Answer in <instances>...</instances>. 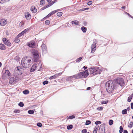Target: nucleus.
Segmentation results:
<instances>
[{
	"label": "nucleus",
	"mask_w": 133,
	"mask_h": 133,
	"mask_svg": "<svg viewBox=\"0 0 133 133\" xmlns=\"http://www.w3.org/2000/svg\"><path fill=\"white\" fill-rule=\"evenodd\" d=\"M4 43L6 45L8 46H10L11 45L10 43L8 40H7V41Z\"/></svg>",
	"instance_id": "412c9836"
},
{
	"label": "nucleus",
	"mask_w": 133,
	"mask_h": 133,
	"mask_svg": "<svg viewBox=\"0 0 133 133\" xmlns=\"http://www.w3.org/2000/svg\"><path fill=\"white\" fill-rule=\"evenodd\" d=\"M131 109H133V102L131 104Z\"/></svg>",
	"instance_id": "680f3d73"
},
{
	"label": "nucleus",
	"mask_w": 133,
	"mask_h": 133,
	"mask_svg": "<svg viewBox=\"0 0 133 133\" xmlns=\"http://www.w3.org/2000/svg\"><path fill=\"white\" fill-rule=\"evenodd\" d=\"M11 75L9 71L8 70H5L2 75V78L4 80L7 79Z\"/></svg>",
	"instance_id": "0eeeda50"
},
{
	"label": "nucleus",
	"mask_w": 133,
	"mask_h": 133,
	"mask_svg": "<svg viewBox=\"0 0 133 133\" xmlns=\"http://www.w3.org/2000/svg\"><path fill=\"white\" fill-rule=\"evenodd\" d=\"M89 75V73L87 70H86L77 74L76 78H85Z\"/></svg>",
	"instance_id": "39448f33"
},
{
	"label": "nucleus",
	"mask_w": 133,
	"mask_h": 133,
	"mask_svg": "<svg viewBox=\"0 0 133 133\" xmlns=\"http://www.w3.org/2000/svg\"><path fill=\"white\" fill-rule=\"evenodd\" d=\"M120 130H119V133H122L123 130V129L122 126H121L119 128Z\"/></svg>",
	"instance_id": "c85d7f7f"
},
{
	"label": "nucleus",
	"mask_w": 133,
	"mask_h": 133,
	"mask_svg": "<svg viewBox=\"0 0 133 133\" xmlns=\"http://www.w3.org/2000/svg\"><path fill=\"white\" fill-rule=\"evenodd\" d=\"M105 125L102 124L100 125L99 128V133H105Z\"/></svg>",
	"instance_id": "9d476101"
},
{
	"label": "nucleus",
	"mask_w": 133,
	"mask_h": 133,
	"mask_svg": "<svg viewBox=\"0 0 133 133\" xmlns=\"http://www.w3.org/2000/svg\"><path fill=\"white\" fill-rule=\"evenodd\" d=\"M78 22L77 21H72L71 22V23L72 24H75L76 25H78L79 23H78Z\"/></svg>",
	"instance_id": "aec40b11"
},
{
	"label": "nucleus",
	"mask_w": 133,
	"mask_h": 133,
	"mask_svg": "<svg viewBox=\"0 0 133 133\" xmlns=\"http://www.w3.org/2000/svg\"><path fill=\"white\" fill-rule=\"evenodd\" d=\"M24 34L23 33V32L22 31L21 33L18 34L17 36V38H19L21 36H22Z\"/></svg>",
	"instance_id": "cd10ccee"
},
{
	"label": "nucleus",
	"mask_w": 133,
	"mask_h": 133,
	"mask_svg": "<svg viewBox=\"0 0 133 133\" xmlns=\"http://www.w3.org/2000/svg\"><path fill=\"white\" fill-rule=\"evenodd\" d=\"M24 24V23L23 22H21L19 24L20 26L21 27H23Z\"/></svg>",
	"instance_id": "a18cd8bd"
},
{
	"label": "nucleus",
	"mask_w": 133,
	"mask_h": 133,
	"mask_svg": "<svg viewBox=\"0 0 133 133\" xmlns=\"http://www.w3.org/2000/svg\"><path fill=\"white\" fill-rule=\"evenodd\" d=\"M90 73L93 75L100 74L101 71L98 67H91L89 69Z\"/></svg>",
	"instance_id": "7ed1b4c3"
},
{
	"label": "nucleus",
	"mask_w": 133,
	"mask_h": 133,
	"mask_svg": "<svg viewBox=\"0 0 133 133\" xmlns=\"http://www.w3.org/2000/svg\"><path fill=\"white\" fill-rule=\"evenodd\" d=\"M133 125V122H131L129 123V125H128V127L130 128H131Z\"/></svg>",
	"instance_id": "72a5a7b5"
},
{
	"label": "nucleus",
	"mask_w": 133,
	"mask_h": 133,
	"mask_svg": "<svg viewBox=\"0 0 133 133\" xmlns=\"http://www.w3.org/2000/svg\"><path fill=\"white\" fill-rule=\"evenodd\" d=\"M96 43L97 42L96 40H94L93 43L91 46V52L92 53H94L95 51L96 48Z\"/></svg>",
	"instance_id": "1a4fd4ad"
},
{
	"label": "nucleus",
	"mask_w": 133,
	"mask_h": 133,
	"mask_svg": "<svg viewBox=\"0 0 133 133\" xmlns=\"http://www.w3.org/2000/svg\"><path fill=\"white\" fill-rule=\"evenodd\" d=\"M18 38H17H17L15 39V41L16 43H18L20 41V40L19 39H18Z\"/></svg>",
	"instance_id": "a19ab883"
},
{
	"label": "nucleus",
	"mask_w": 133,
	"mask_h": 133,
	"mask_svg": "<svg viewBox=\"0 0 133 133\" xmlns=\"http://www.w3.org/2000/svg\"><path fill=\"white\" fill-rule=\"evenodd\" d=\"M82 133H86L87 132V130L86 129H84L82 130Z\"/></svg>",
	"instance_id": "5fc2aeb1"
},
{
	"label": "nucleus",
	"mask_w": 133,
	"mask_h": 133,
	"mask_svg": "<svg viewBox=\"0 0 133 133\" xmlns=\"http://www.w3.org/2000/svg\"><path fill=\"white\" fill-rule=\"evenodd\" d=\"M25 17L27 19L29 20L30 19L31 15L28 12H27L25 15Z\"/></svg>",
	"instance_id": "f3484780"
},
{
	"label": "nucleus",
	"mask_w": 133,
	"mask_h": 133,
	"mask_svg": "<svg viewBox=\"0 0 133 133\" xmlns=\"http://www.w3.org/2000/svg\"><path fill=\"white\" fill-rule=\"evenodd\" d=\"M82 57H80L79 58H77L76 60V62H79L81 61V60L82 59Z\"/></svg>",
	"instance_id": "37998d69"
},
{
	"label": "nucleus",
	"mask_w": 133,
	"mask_h": 133,
	"mask_svg": "<svg viewBox=\"0 0 133 133\" xmlns=\"http://www.w3.org/2000/svg\"><path fill=\"white\" fill-rule=\"evenodd\" d=\"M31 10L33 13H35L37 12V9L34 6H32L31 7Z\"/></svg>",
	"instance_id": "dca6fc26"
},
{
	"label": "nucleus",
	"mask_w": 133,
	"mask_h": 133,
	"mask_svg": "<svg viewBox=\"0 0 133 133\" xmlns=\"http://www.w3.org/2000/svg\"><path fill=\"white\" fill-rule=\"evenodd\" d=\"M91 123V122L90 120L86 121L85 124L86 125H88Z\"/></svg>",
	"instance_id": "e433bc0d"
},
{
	"label": "nucleus",
	"mask_w": 133,
	"mask_h": 133,
	"mask_svg": "<svg viewBox=\"0 0 133 133\" xmlns=\"http://www.w3.org/2000/svg\"><path fill=\"white\" fill-rule=\"evenodd\" d=\"M125 14L128 15L130 17H131V18H133V17L132 16H131V15H130L128 13H127V12H126L125 13Z\"/></svg>",
	"instance_id": "13d9d810"
},
{
	"label": "nucleus",
	"mask_w": 133,
	"mask_h": 133,
	"mask_svg": "<svg viewBox=\"0 0 133 133\" xmlns=\"http://www.w3.org/2000/svg\"><path fill=\"white\" fill-rule=\"evenodd\" d=\"M48 83V81H45L43 82V85H45L47 84Z\"/></svg>",
	"instance_id": "8fccbe9b"
},
{
	"label": "nucleus",
	"mask_w": 133,
	"mask_h": 133,
	"mask_svg": "<svg viewBox=\"0 0 133 133\" xmlns=\"http://www.w3.org/2000/svg\"><path fill=\"white\" fill-rule=\"evenodd\" d=\"M37 64H35L33 65L30 70V72H32L34 71L37 68H39V69L38 70V71L41 70L42 69V66L41 63H39L38 66H37Z\"/></svg>",
	"instance_id": "423d86ee"
},
{
	"label": "nucleus",
	"mask_w": 133,
	"mask_h": 133,
	"mask_svg": "<svg viewBox=\"0 0 133 133\" xmlns=\"http://www.w3.org/2000/svg\"><path fill=\"white\" fill-rule=\"evenodd\" d=\"M127 113V110L125 109L123 110L122 111V114H126Z\"/></svg>",
	"instance_id": "7c9ffc66"
},
{
	"label": "nucleus",
	"mask_w": 133,
	"mask_h": 133,
	"mask_svg": "<svg viewBox=\"0 0 133 133\" xmlns=\"http://www.w3.org/2000/svg\"><path fill=\"white\" fill-rule=\"evenodd\" d=\"M7 22L6 20L2 19L0 21V25L1 26H5L7 23Z\"/></svg>",
	"instance_id": "4468645a"
},
{
	"label": "nucleus",
	"mask_w": 133,
	"mask_h": 133,
	"mask_svg": "<svg viewBox=\"0 0 133 133\" xmlns=\"http://www.w3.org/2000/svg\"><path fill=\"white\" fill-rule=\"evenodd\" d=\"M57 77V75L55 74L54 76H52L50 77H49V79H55Z\"/></svg>",
	"instance_id": "4be33fe9"
},
{
	"label": "nucleus",
	"mask_w": 133,
	"mask_h": 133,
	"mask_svg": "<svg viewBox=\"0 0 133 133\" xmlns=\"http://www.w3.org/2000/svg\"><path fill=\"white\" fill-rule=\"evenodd\" d=\"M23 93L24 94H27L29 93V91L28 90H25L23 91Z\"/></svg>",
	"instance_id": "b1692460"
},
{
	"label": "nucleus",
	"mask_w": 133,
	"mask_h": 133,
	"mask_svg": "<svg viewBox=\"0 0 133 133\" xmlns=\"http://www.w3.org/2000/svg\"><path fill=\"white\" fill-rule=\"evenodd\" d=\"M62 74V72H60V73H59L58 74H55L57 75V77L59 76H60Z\"/></svg>",
	"instance_id": "4d7b16f0"
},
{
	"label": "nucleus",
	"mask_w": 133,
	"mask_h": 133,
	"mask_svg": "<svg viewBox=\"0 0 133 133\" xmlns=\"http://www.w3.org/2000/svg\"><path fill=\"white\" fill-rule=\"evenodd\" d=\"M21 64L24 68H27L30 67L31 64V59H28L27 57H24L21 60Z\"/></svg>",
	"instance_id": "f03ea898"
},
{
	"label": "nucleus",
	"mask_w": 133,
	"mask_h": 133,
	"mask_svg": "<svg viewBox=\"0 0 133 133\" xmlns=\"http://www.w3.org/2000/svg\"><path fill=\"white\" fill-rule=\"evenodd\" d=\"M99 126L98 125H96L95 127L94 131L97 132L98 129V128Z\"/></svg>",
	"instance_id": "2f4dec72"
},
{
	"label": "nucleus",
	"mask_w": 133,
	"mask_h": 133,
	"mask_svg": "<svg viewBox=\"0 0 133 133\" xmlns=\"http://www.w3.org/2000/svg\"><path fill=\"white\" fill-rule=\"evenodd\" d=\"M30 30V28H28L26 29H25L24 31H22L23 32V33L24 34L26 32L29 31Z\"/></svg>",
	"instance_id": "473e14b6"
},
{
	"label": "nucleus",
	"mask_w": 133,
	"mask_h": 133,
	"mask_svg": "<svg viewBox=\"0 0 133 133\" xmlns=\"http://www.w3.org/2000/svg\"><path fill=\"white\" fill-rule=\"evenodd\" d=\"M5 49V46L4 45L1 44H0V49L1 50H4Z\"/></svg>",
	"instance_id": "6ab92c4d"
},
{
	"label": "nucleus",
	"mask_w": 133,
	"mask_h": 133,
	"mask_svg": "<svg viewBox=\"0 0 133 133\" xmlns=\"http://www.w3.org/2000/svg\"><path fill=\"white\" fill-rule=\"evenodd\" d=\"M92 4V2L91 1H90L88 2L87 3L88 5H91Z\"/></svg>",
	"instance_id": "09e8293b"
},
{
	"label": "nucleus",
	"mask_w": 133,
	"mask_h": 133,
	"mask_svg": "<svg viewBox=\"0 0 133 133\" xmlns=\"http://www.w3.org/2000/svg\"><path fill=\"white\" fill-rule=\"evenodd\" d=\"M27 45L30 47L34 48L35 46V42L33 41H31L28 43Z\"/></svg>",
	"instance_id": "ddd939ff"
},
{
	"label": "nucleus",
	"mask_w": 133,
	"mask_h": 133,
	"mask_svg": "<svg viewBox=\"0 0 133 133\" xmlns=\"http://www.w3.org/2000/svg\"><path fill=\"white\" fill-rule=\"evenodd\" d=\"M113 123V121L112 120H110L109 121V123L110 125H112Z\"/></svg>",
	"instance_id": "4c0bfd02"
},
{
	"label": "nucleus",
	"mask_w": 133,
	"mask_h": 133,
	"mask_svg": "<svg viewBox=\"0 0 133 133\" xmlns=\"http://www.w3.org/2000/svg\"><path fill=\"white\" fill-rule=\"evenodd\" d=\"M83 68L84 69V70H85L87 69V66H84L83 67Z\"/></svg>",
	"instance_id": "774afa93"
},
{
	"label": "nucleus",
	"mask_w": 133,
	"mask_h": 133,
	"mask_svg": "<svg viewBox=\"0 0 133 133\" xmlns=\"http://www.w3.org/2000/svg\"><path fill=\"white\" fill-rule=\"evenodd\" d=\"M14 112L15 113H19L20 112V110H14Z\"/></svg>",
	"instance_id": "864d4df0"
},
{
	"label": "nucleus",
	"mask_w": 133,
	"mask_h": 133,
	"mask_svg": "<svg viewBox=\"0 0 133 133\" xmlns=\"http://www.w3.org/2000/svg\"><path fill=\"white\" fill-rule=\"evenodd\" d=\"M50 6V5H49V4H48V5H45L44 7H43L41 9V10H44L46 8L49 7Z\"/></svg>",
	"instance_id": "a878e982"
},
{
	"label": "nucleus",
	"mask_w": 133,
	"mask_h": 133,
	"mask_svg": "<svg viewBox=\"0 0 133 133\" xmlns=\"http://www.w3.org/2000/svg\"><path fill=\"white\" fill-rule=\"evenodd\" d=\"M19 68H20V66H18L15 68V73H18V69H19Z\"/></svg>",
	"instance_id": "5701e85b"
},
{
	"label": "nucleus",
	"mask_w": 133,
	"mask_h": 133,
	"mask_svg": "<svg viewBox=\"0 0 133 133\" xmlns=\"http://www.w3.org/2000/svg\"><path fill=\"white\" fill-rule=\"evenodd\" d=\"M50 23V21L49 20H48L46 21L45 22V24L46 25H48Z\"/></svg>",
	"instance_id": "49530a36"
},
{
	"label": "nucleus",
	"mask_w": 133,
	"mask_h": 133,
	"mask_svg": "<svg viewBox=\"0 0 133 133\" xmlns=\"http://www.w3.org/2000/svg\"><path fill=\"white\" fill-rule=\"evenodd\" d=\"M123 133H128V132L127 130H124Z\"/></svg>",
	"instance_id": "e2e57ef3"
},
{
	"label": "nucleus",
	"mask_w": 133,
	"mask_h": 133,
	"mask_svg": "<svg viewBox=\"0 0 133 133\" xmlns=\"http://www.w3.org/2000/svg\"><path fill=\"white\" fill-rule=\"evenodd\" d=\"M5 2H6L5 0H2L0 2V3H3Z\"/></svg>",
	"instance_id": "bf43d9fd"
},
{
	"label": "nucleus",
	"mask_w": 133,
	"mask_h": 133,
	"mask_svg": "<svg viewBox=\"0 0 133 133\" xmlns=\"http://www.w3.org/2000/svg\"><path fill=\"white\" fill-rule=\"evenodd\" d=\"M62 15V12H58L57 14V16L59 17L61 16Z\"/></svg>",
	"instance_id": "ea45409f"
},
{
	"label": "nucleus",
	"mask_w": 133,
	"mask_h": 133,
	"mask_svg": "<svg viewBox=\"0 0 133 133\" xmlns=\"http://www.w3.org/2000/svg\"><path fill=\"white\" fill-rule=\"evenodd\" d=\"M21 69H22V68H21V67H20V68H19V69H18V72H20L21 71Z\"/></svg>",
	"instance_id": "338daca9"
},
{
	"label": "nucleus",
	"mask_w": 133,
	"mask_h": 133,
	"mask_svg": "<svg viewBox=\"0 0 133 133\" xmlns=\"http://www.w3.org/2000/svg\"><path fill=\"white\" fill-rule=\"evenodd\" d=\"M34 112V111L33 110H29L28 111V113L30 114H33Z\"/></svg>",
	"instance_id": "f704fd0d"
},
{
	"label": "nucleus",
	"mask_w": 133,
	"mask_h": 133,
	"mask_svg": "<svg viewBox=\"0 0 133 133\" xmlns=\"http://www.w3.org/2000/svg\"><path fill=\"white\" fill-rule=\"evenodd\" d=\"M57 1V0H55L54 1H52L51 3H49L48 4L50 6H51L52 5L54 4V3L56 2Z\"/></svg>",
	"instance_id": "393cba45"
},
{
	"label": "nucleus",
	"mask_w": 133,
	"mask_h": 133,
	"mask_svg": "<svg viewBox=\"0 0 133 133\" xmlns=\"http://www.w3.org/2000/svg\"><path fill=\"white\" fill-rule=\"evenodd\" d=\"M52 15L51 14V13H50L48 15H47L44 18H48L50 17Z\"/></svg>",
	"instance_id": "603ef678"
},
{
	"label": "nucleus",
	"mask_w": 133,
	"mask_h": 133,
	"mask_svg": "<svg viewBox=\"0 0 133 133\" xmlns=\"http://www.w3.org/2000/svg\"><path fill=\"white\" fill-rule=\"evenodd\" d=\"M133 94H132L130 97H128V101L129 102H130L131 101V99H132V95Z\"/></svg>",
	"instance_id": "bb28decb"
},
{
	"label": "nucleus",
	"mask_w": 133,
	"mask_h": 133,
	"mask_svg": "<svg viewBox=\"0 0 133 133\" xmlns=\"http://www.w3.org/2000/svg\"><path fill=\"white\" fill-rule=\"evenodd\" d=\"M95 123L96 125L100 124L101 123V122L100 121H97L95 122Z\"/></svg>",
	"instance_id": "c03bdc74"
},
{
	"label": "nucleus",
	"mask_w": 133,
	"mask_h": 133,
	"mask_svg": "<svg viewBox=\"0 0 133 133\" xmlns=\"http://www.w3.org/2000/svg\"><path fill=\"white\" fill-rule=\"evenodd\" d=\"M105 86L107 92L109 93H111L115 87V83L114 81L109 80L107 82Z\"/></svg>",
	"instance_id": "f257e3e1"
},
{
	"label": "nucleus",
	"mask_w": 133,
	"mask_h": 133,
	"mask_svg": "<svg viewBox=\"0 0 133 133\" xmlns=\"http://www.w3.org/2000/svg\"><path fill=\"white\" fill-rule=\"evenodd\" d=\"M117 82L121 86H123L124 84V80L122 78H119L118 79Z\"/></svg>",
	"instance_id": "9b49d317"
},
{
	"label": "nucleus",
	"mask_w": 133,
	"mask_h": 133,
	"mask_svg": "<svg viewBox=\"0 0 133 133\" xmlns=\"http://www.w3.org/2000/svg\"><path fill=\"white\" fill-rule=\"evenodd\" d=\"M75 117L74 115H73L70 116L68 118L70 119H72L75 118Z\"/></svg>",
	"instance_id": "79ce46f5"
},
{
	"label": "nucleus",
	"mask_w": 133,
	"mask_h": 133,
	"mask_svg": "<svg viewBox=\"0 0 133 133\" xmlns=\"http://www.w3.org/2000/svg\"><path fill=\"white\" fill-rule=\"evenodd\" d=\"M126 110H127H127L128 111H129L130 110V107H128L127 108V109H125Z\"/></svg>",
	"instance_id": "69168bd1"
},
{
	"label": "nucleus",
	"mask_w": 133,
	"mask_h": 133,
	"mask_svg": "<svg viewBox=\"0 0 133 133\" xmlns=\"http://www.w3.org/2000/svg\"><path fill=\"white\" fill-rule=\"evenodd\" d=\"M31 52L32 56L34 58V61L37 62L39 56L38 51L36 50L33 49L31 50Z\"/></svg>",
	"instance_id": "20e7f679"
},
{
	"label": "nucleus",
	"mask_w": 133,
	"mask_h": 133,
	"mask_svg": "<svg viewBox=\"0 0 133 133\" xmlns=\"http://www.w3.org/2000/svg\"><path fill=\"white\" fill-rule=\"evenodd\" d=\"M24 104L23 102H21L18 103V105L20 107H22L24 106Z\"/></svg>",
	"instance_id": "c9c22d12"
},
{
	"label": "nucleus",
	"mask_w": 133,
	"mask_h": 133,
	"mask_svg": "<svg viewBox=\"0 0 133 133\" xmlns=\"http://www.w3.org/2000/svg\"><path fill=\"white\" fill-rule=\"evenodd\" d=\"M77 74L74 75L72 76H70L68 77V78L67 79V80H71V81L72 82V80H73L74 78V79H78L76 78Z\"/></svg>",
	"instance_id": "2eb2a0df"
},
{
	"label": "nucleus",
	"mask_w": 133,
	"mask_h": 133,
	"mask_svg": "<svg viewBox=\"0 0 133 133\" xmlns=\"http://www.w3.org/2000/svg\"><path fill=\"white\" fill-rule=\"evenodd\" d=\"M73 127V126L71 125H69L67 127V129L68 130L71 129Z\"/></svg>",
	"instance_id": "c756f323"
},
{
	"label": "nucleus",
	"mask_w": 133,
	"mask_h": 133,
	"mask_svg": "<svg viewBox=\"0 0 133 133\" xmlns=\"http://www.w3.org/2000/svg\"><path fill=\"white\" fill-rule=\"evenodd\" d=\"M108 101H103L101 102V103L102 104H107L108 103Z\"/></svg>",
	"instance_id": "de8ad7c7"
},
{
	"label": "nucleus",
	"mask_w": 133,
	"mask_h": 133,
	"mask_svg": "<svg viewBox=\"0 0 133 133\" xmlns=\"http://www.w3.org/2000/svg\"><path fill=\"white\" fill-rule=\"evenodd\" d=\"M37 125L38 126L41 127L42 126V124L41 123H37Z\"/></svg>",
	"instance_id": "3c124183"
},
{
	"label": "nucleus",
	"mask_w": 133,
	"mask_h": 133,
	"mask_svg": "<svg viewBox=\"0 0 133 133\" xmlns=\"http://www.w3.org/2000/svg\"><path fill=\"white\" fill-rule=\"evenodd\" d=\"M45 1L44 0H41L40 1V4L41 5H42L45 3Z\"/></svg>",
	"instance_id": "58836bf2"
},
{
	"label": "nucleus",
	"mask_w": 133,
	"mask_h": 133,
	"mask_svg": "<svg viewBox=\"0 0 133 133\" xmlns=\"http://www.w3.org/2000/svg\"><path fill=\"white\" fill-rule=\"evenodd\" d=\"M51 14L52 15L56 13V11H53L51 12Z\"/></svg>",
	"instance_id": "052dcab7"
},
{
	"label": "nucleus",
	"mask_w": 133,
	"mask_h": 133,
	"mask_svg": "<svg viewBox=\"0 0 133 133\" xmlns=\"http://www.w3.org/2000/svg\"><path fill=\"white\" fill-rule=\"evenodd\" d=\"M41 48L43 54H45L47 52V48L46 45L45 44H43L42 45Z\"/></svg>",
	"instance_id": "f8f14e48"
},
{
	"label": "nucleus",
	"mask_w": 133,
	"mask_h": 133,
	"mask_svg": "<svg viewBox=\"0 0 133 133\" xmlns=\"http://www.w3.org/2000/svg\"><path fill=\"white\" fill-rule=\"evenodd\" d=\"M81 29L83 32L84 33L85 32L87 31V28L84 26H82L81 28Z\"/></svg>",
	"instance_id": "a211bd4d"
},
{
	"label": "nucleus",
	"mask_w": 133,
	"mask_h": 133,
	"mask_svg": "<svg viewBox=\"0 0 133 133\" xmlns=\"http://www.w3.org/2000/svg\"><path fill=\"white\" fill-rule=\"evenodd\" d=\"M8 40L7 39L5 38H4L3 39V41L4 43H5Z\"/></svg>",
	"instance_id": "6e6d98bb"
},
{
	"label": "nucleus",
	"mask_w": 133,
	"mask_h": 133,
	"mask_svg": "<svg viewBox=\"0 0 133 133\" xmlns=\"http://www.w3.org/2000/svg\"><path fill=\"white\" fill-rule=\"evenodd\" d=\"M19 78L18 77L16 76L14 77H11L9 79V83L11 84L14 85L18 81Z\"/></svg>",
	"instance_id": "6e6552de"
},
{
	"label": "nucleus",
	"mask_w": 133,
	"mask_h": 133,
	"mask_svg": "<svg viewBox=\"0 0 133 133\" xmlns=\"http://www.w3.org/2000/svg\"><path fill=\"white\" fill-rule=\"evenodd\" d=\"M85 10V8H83L80 9V11H83Z\"/></svg>",
	"instance_id": "0e129e2a"
}]
</instances>
